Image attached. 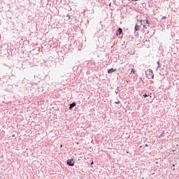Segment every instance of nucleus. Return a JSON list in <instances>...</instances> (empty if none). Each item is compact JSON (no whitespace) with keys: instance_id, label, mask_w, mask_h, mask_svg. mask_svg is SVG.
<instances>
[{"instance_id":"f257e3e1","label":"nucleus","mask_w":179,"mask_h":179,"mask_svg":"<svg viewBox=\"0 0 179 179\" xmlns=\"http://www.w3.org/2000/svg\"><path fill=\"white\" fill-rule=\"evenodd\" d=\"M148 79H151L154 78V73L152 72V69H148L147 72L145 73Z\"/></svg>"},{"instance_id":"f03ea898","label":"nucleus","mask_w":179,"mask_h":179,"mask_svg":"<svg viewBox=\"0 0 179 179\" xmlns=\"http://www.w3.org/2000/svg\"><path fill=\"white\" fill-rule=\"evenodd\" d=\"M66 163H67V165L68 166H75V161H73V158H71V159H69L67 161H66Z\"/></svg>"},{"instance_id":"7ed1b4c3","label":"nucleus","mask_w":179,"mask_h":179,"mask_svg":"<svg viewBox=\"0 0 179 179\" xmlns=\"http://www.w3.org/2000/svg\"><path fill=\"white\" fill-rule=\"evenodd\" d=\"M140 22H141L140 24H138V23H137V24H136L135 31H138V30L140 29V27H141V24H143V23H142V20H141Z\"/></svg>"},{"instance_id":"20e7f679","label":"nucleus","mask_w":179,"mask_h":179,"mask_svg":"<svg viewBox=\"0 0 179 179\" xmlns=\"http://www.w3.org/2000/svg\"><path fill=\"white\" fill-rule=\"evenodd\" d=\"M73 107H76V102H73L69 105V110H72Z\"/></svg>"},{"instance_id":"39448f33","label":"nucleus","mask_w":179,"mask_h":179,"mask_svg":"<svg viewBox=\"0 0 179 179\" xmlns=\"http://www.w3.org/2000/svg\"><path fill=\"white\" fill-rule=\"evenodd\" d=\"M122 33V28H119L117 29V31L116 32V35L118 36L119 34H121Z\"/></svg>"},{"instance_id":"423d86ee","label":"nucleus","mask_w":179,"mask_h":179,"mask_svg":"<svg viewBox=\"0 0 179 179\" xmlns=\"http://www.w3.org/2000/svg\"><path fill=\"white\" fill-rule=\"evenodd\" d=\"M108 73H113V68L108 70Z\"/></svg>"},{"instance_id":"0eeeda50","label":"nucleus","mask_w":179,"mask_h":179,"mask_svg":"<svg viewBox=\"0 0 179 179\" xmlns=\"http://www.w3.org/2000/svg\"><path fill=\"white\" fill-rule=\"evenodd\" d=\"M131 73H136V71L134 69H131Z\"/></svg>"},{"instance_id":"6e6552de","label":"nucleus","mask_w":179,"mask_h":179,"mask_svg":"<svg viewBox=\"0 0 179 179\" xmlns=\"http://www.w3.org/2000/svg\"><path fill=\"white\" fill-rule=\"evenodd\" d=\"M166 16H162V20H166Z\"/></svg>"},{"instance_id":"1a4fd4ad","label":"nucleus","mask_w":179,"mask_h":179,"mask_svg":"<svg viewBox=\"0 0 179 179\" xmlns=\"http://www.w3.org/2000/svg\"><path fill=\"white\" fill-rule=\"evenodd\" d=\"M146 22L148 23V26H150V22H149L148 20H146Z\"/></svg>"},{"instance_id":"9d476101","label":"nucleus","mask_w":179,"mask_h":179,"mask_svg":"<svg viewBox=\"0 0 179 179\" xmlns=\"http://www.w3.org/2000/svg\"><path fill=\"white\" fill-rule=\"evenodd\" d=\"M143 96H144V98H147V96H148V94H143Z\"/></svg>"},{"instance_id":"9b49d317","label":"nucleus","mask_w":179,"mask_h":179,"mask_svg":"<svg viewBox=\"0 0 179 179\" xmlns=\"http://www.w3.org/2000/svg\"><path fill=\"white\" fill-rule=\"evenodd\" d=\"M94 164V162L93 161L91 162V165Z\"/></svg>"},{"instance_id":"f8f14e48","label":"nucleus","mask_w":179,"mask_h":179,"mask_svg":"<svg viewBox=\"0 0 179 179\" xmlns=\"http://www.w3.org/2000/svg\"><path fill=\"white\" fill-rule=\"evenodd\" d=\"M145 27H146L145 24H143V28H145Z\"/></svg>"},{"instance_id":"ddd939ff","label":"nucleus","mask_w":179,"mask_h":179,"mask_svg":"<svg viewBox=\"0 0 179 179\" xmlns=\"http://www.w3.org/2000/svg\"><path fill=\"white\" fill-rule=\"evenodd\" d=\"M157 64H158V65H160V62H158Z\"/></svg>"},{"instance_id":"4468645a","label":"nucleus","mask_w":179,"mask_h":179,"mask_svg":"<svg viewBox=\"0 0 179 179\" xmlns=\"http://www.w3.org/2000/svg\"><path fill=\"white\" fill-rule=\"evenodd\" d=\"M76 145H79V142H77V143H76Z\"/></svg>"},{"instance_id":"2eb2a0df","label":"nucleus","mask_w":179,"mask_h":179,"mask_svg":"<svg viewBox=\"0 0 179 179\" xmlns=\"http://www.w3.org/2000/svg\"><path fill=\"white\" fill-rule=\"evenodd\" d=\"M129 1H139V0H129Z\"/></svg>"},{"instance_id":"dca6fc26","label":"nucleus","mask_w":179,"mask_h":179,"mask_svg":"<svg viewBox=\"0 0 179 179\" xmlns=\"http://www.w3.org/2000/svg\"><path fill=\"white\" fill-rule=\"evenodd\" d=\"M109 6H111V3H109Z\"/></svg>"},{"instance_id":"f3484780","label":"nucleus","mask_w":179,"mask_h":179,"mask_svg":"<svg viewBox=\"0 0 179 179\" xmlns=\"http://www.w3.org/2000/svg\"><path fill=\"white\" fill-rule=\"evenodd\" d=\"M60 148H62V144L60 145Z\"/></svg>"},{"instance_id":"a211bd4d","label":"nucleus","mask_w":179,"mask_h":179,"mask_svg":"<svg viewBox=\"0 0 179 179\" xmlns=\"http://www.w3.org/2000/svg\"><path fill=\"white\" fill-rule=\"evenodd\" d=\"M173 166H176L175 164H173Z\"/></svg>"},{"instance_id":"6ab92c4d","label":"nucleus","mask_w":179,"mask_h":179,"mask_svg":"<svg viewBox=\"0 0 179 179\" xmlns=\"http://www.w3.org/2000/svg\"><path fill=\"white\" fill-rule=\"evenodd\" d=\"M145 146H146V147H148V144H145Z\"/></svg>"},{"instance_id":"aec40b11","label":"nucleus","mask_w":179,"mask_h":179,"mask_svg":"<svg viewBox=\"0 0 179 179\" xmlns=\"http://www.w3.org/2000/svg\"><path fill=\"white\" fill-rule=\"evenodd\" d=\"M120 103V101H117V103Z\"/></svg>"},{"instance_id":"412c9836","label":"nucleus","mask_w":179,"mask_h":179,"mask_svg":"<svg viewBox=\"0 0 179 179\" xmlns=\"http://www.w3.org/2000/svg\"><path fill=\"white\" fill-rule=\"evenodd\" d=\"M12 136H13V137H15V135H13Z\"/></svg>"},{"instance_id":"4be33fe9","label":"nucleus","mask_w":179,"mask_h":179,"mask_svg":"<svg viewBox=\"0 0 179 179\" xmlns=\"http://www.w3.org/2000/svg\"><path fill=\"white\" fill-rule=\"evenodd\" d=\"M127 153H129V151H127Z\"/></svg>"},{"instance_id":"5701e85b","label":"nucleus","mask_w":179,"mask_h":179,"mask_svg":"<svg viewBox=\"0 0 179 179\" xmlns=\"http://www.w3.org/2000/svg\"><path fill=\"white\" fill-rule=\"evenodd\" d=\"M68 17H69V15H67Z\"/></svg>"}]
</instances>
